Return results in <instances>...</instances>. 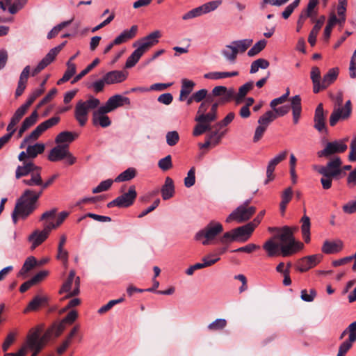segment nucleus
<instances>
[{
  "label": "nucleus",
  "instance_id": "nucleus-13",
  "mask_svg": "<svg viewBox=\"0 0 356 356\" xmlns=\"http://www.w3.org/2000/svg\"><path fill=\"white\" fill-rule=\"evenodd\" d=\"M44 327L43 324H40L31 328L26 336V341L23 346L46 345L48 342V339L44 338V334L40 336Z\"/></svg>",
  "mask_w": 356,
  "mask_h": 356
},
{
  "label": "nucleus",
  "instance_id": "nucleus-18",
  "mask_svg": "<svg viewBox=\"0 0 356 356\" xmlns=\"http://www.w3.org/2000/svg\"><path fill=\"white\" fill-rule=\"evenodd\" d=\"M348 339L340 345L337 356H346L353 343L356 341V323H352L348 325Z\"/></svg>",
  "mask_w": 356,
  "mask_h": 356
},
{
  "label": "nucleus",
  "instance_id": "nucleus-24",
  "mask_svg": "<svg viewBox=\"0 0 356 356\" xmlns=\"http://www.w3.org/2000/svg\"><path fill=\"white\" fill-rule=\"evenodd\" d=\"M343 248V243L340 239L334 241H325L321 250L326 254H332L340 252Z\"/></svg>",
  "mask_w": 356,
  "mask_h": 356
},
{
  "label": "nucleus",
  "instance_id": "nucleus-43",
  "mask_svg": "<svg viewBox=\"0 0 356 356\" xmlns=\"http://www.w3.org/2000/svg\"><path fill=\"white\" fill-rule=\"evenodd\" d=\"M275 239L280 241V244L286 243L292 241H295L293 238V231L289 227L284 226L281 230L280 233L274 237Z\"/></svg>",
  "mask_w": 356,
  "mask_h": 356
},
{
  "label": "nucleus",
  "instance_id": "nucleus-2",
  "mask_svg": "<svg viewBox=\"0 0 356 356\" xmlns=\"http://www.w3.org/2000/svg\"><path fill=\"white\" fill-rule=\"evenodd\" d=\"M218 106L219 102H215L213 97L211 95H208L207 99L201 103L195 118L197 124L193 131L194 136H200L211 129V123L218 118L217 109Z\"/></svg>",
  "mask_w": 356,
  "mask_h": 356
},
{
  "label": "nucleus",
  "instance_id": "nucleus-19",
  "mask_svg": "<svg viewBox=\"0 0 356 356\" xmlns=\"http://www.w3.org/2000/svg\"><path fill=\"white\" fill-rule=\"evenodd\" d=\"M129 104L130 99L128 97L121 95H115L111 97L102 106L106 108V111L111 112L118 107Z\"/></svg>",
  "mask_w": 356,
  "mask_h": 356
},
{
  "label": "nucleus",
  "instance_id": "nucleus-21",
  "mask_svg": "<svg viewBox=\"0 0 356 356\" xmlns=\"http://www.w3.org/2000/svg\"><path fill=\"white\" fill-rule=\"evenodd\" d=\"M210 95L213 98L214 97H220V100L217 102H219V104L220 103L224 104L232 99L234 89L230 88L228 90L225 86H216L212 90V95Z\"/></svg>",
  "mask_w": 356,
  "mask_h": 356
},
{
  "label": "nucleus",
  "instance_id": "nucleus-64",
  "mask_svg": "<svg viewBox=\"0 0 356 356\" xmlns=\"http://www.w3.org/2000/svg\"><path fill=\"white\" fill-rule=\"evenodd\" d=\"M159 167L163 171H167L172 167V157L170 155H168L165 157L160 159L158 163Z\"/></svg>",
  "mask_w": 356,
  "mask_h": 356
},
{
  "label": "nucleus",
  "instance_id": "nucleus-56",
  "mask_svg": "<svg viewBox=\"0 0 356 356\" xmlns=\"http://www.w3.org/2000/svg\"><path fill=\"white\" fill-rule=\"evenodd\" d=\"M37 265L36 259L33 257H29L23 264L22 268L19 270L18 275H23L32 270Z\"/></svg>",
  "mask_w": 356,
  "mask_h": 356
},
{
  "label": "nucleus",
  "instance_id": "nucleus-31",
  "mask_svg": "<svg viewBox=\"0 0 356 356\" xmlns=\"http://www.w3.org/2000/svg\"><path fill=\"white\" fill-rule=\"evenodd\" d=\"M138 32V26L133 25L130 29L124 30L118 36L114 39V43L121 44L135 38Z\"/></svg>",
  "mask_w": 356,
  "mask_h": 356
},
{
  "label": "nucleus",
  "instance_id": "nucleus-49",
  "mask_svg": "<svg viewBox=\"0 0 356 356\" xmlns=\"http://www.w3.org/2000/svg\"><path fill=\"white\" fill-rule=\"evenodd\" d=\"M214 130L211 131L207 136V138L210 140L213 143V147L218 145L222 137L225 136L226 131H220L221 128H213Z\"/></svg>",
  "mask_w": 356,
  "mask_h": 356
},
{
  "label": "nucleus",
  "instance_id": "nucleus-6",
  "mask_svg": "<svg viewBox=\"0 0 356 356\" xmlns=\"http://www.w3.org/2000/svg\"><path fill=\"white\" fill-rule=\"evenodd\" d=\"M99 104L100 101L92 96L86 101L80 100L76 103L74 118L81 127L85 126L88 122L89 111L97 108Z\"/></svg>",
  "mask_w": 356,
  "mask_h": 356
},
{
  "label": "nucleus",
  "instance_id": "nucleus-54",
  "mask_svg": "<svg viewBox=\"0 0 356 356\" xmlns=\"http://www.w3.org/2000/svg\"><path fill=\"white\" fill-rule=\"evenodd\" d=\"M252 39H244L233 41L232 44L238 49V53H243L252 45Z\"/></svg>",
  "mask_w": 356,
  "mask_h": 356
},
{
  "label": "nucleus",
  "instance_id": "nucleus-36",
  "mask_svg": "<svg viewBox=\"0 0 356 356\" xmlns=\"http://www.w3.org/2000/svg\"><path fill=\"white\" fill-rule=\"evenodd\" d=\"M65 325H64L60 321L55 323L46 330L44 332V338L48 339L49 341L53 337H58L65 330Z\"/></svg>",
  "mask_w": 356,
  "mask_h": 356
},
{
  "label": "nucleus",
  "instance_id": "nucleus-42",
  "mask_svg": "<svg viewBox=\"0 0 356 356\" xmlns=\"http://www.w3.org/2000/svg\"><path fill=\"white\" fill-rule=\"evenodd\" d=\"M300 222L302 223L301 225V231L302 234V238L306 243H308L310 242V227H311V222L310 218L306 215H304Z\"/></svg>",
  "mask_w": 356,
  "mask_h": 356
},
{
  "label": "nucleus",
  "instance_id": "nucleus-52",
  "mask_svg": "<svg viewBox=\"0 0 356 356\" xmlns=\"http://www.w3.org/2000/svg\"><path fill=\"white\" fill-rule=\"evenodd\" d=\"M276 119V115L273 111H268L262 115L258 120L260 126L267 129L268 125Z\"/></svg>",
  "mask_w": 356,
  "mask_h": 356
},
{
  "label": "nucleus",
  "instance_id": "nucleus-50",
  "mask_svg": "<svg viewBox=\"0 0 356 356\" xmlns=\"http://www.w3.org/2000/svg\"><path fill=\"white\" fill-rule=\"evenodd\" d=\"M222 54L232 63H234L238 54V49L234 47L231 44L227 45L225 48L222 51Z\"/></svg>",
  "mask_w": 356,
  "mask_h": 356
},
{
  "label": "nucleus",
  "instance_id": "nucleus-12",
  "mask_svg": "<svg viewBox=\"0 0 356 356\" xmlns=\"http://www.w3.org/2000/svg\"><path fill=\"white\" fill-rule=\"evenodd\" d=\"M347 140L348 138H345L327 143L323 149L318 152V156L328 158L332 154L344 152L348 148Z\"/></svg>",
  "mask_w": 356,
  "mask_h": 356
},
{
  "label": "nucleus",
  "instance_id": "nucleus-11",
  "mask_svg": "<svg viewBox=\"0 0 356 356\" xmlns=\"http://www.w3.org/2000/svg\"><path fill=\"white\" fill-rule=\"evenodd\" d=\"M255 212V207H246L245 205H240L228 216L226 222H230L234 220L237 222H243L250 219Z\"/></svg>",
  "mask_w": 356,
  "mask_h": 356
},
{
  "label": "nucleus",
  "instance_id": "nucleus-62",
  "mask_svg": "<svg viewBox=\"0 0 356 356\" xmlns=\"http://www.w3.org/2000/svg\"><path fill=\"white\" fill-rule=\"evenodd\" d=\"M202 14H204V10H203L202 6H199L197 8H195L188 13H185L182 16V19L184 20H187L189 19H192L198 16L202 15Z\"/></svg>",
  "mask_w": 356,
  "mask_h": 356
},
{
  "label": "nucleus",
  "instance_id": "nucleus-46",
  "mask_svg": "<svg viewBox=\"0 0 356 356\" xmlns=\"http://www.w3.org/2000/svg\"><path fill=\"white\" fill-rule=\"evenodd\" d=\"M137 175V171L134 168H129L126 170L121 172L115 179V182H123L130 181Z\"/></svg>",
  "mask_w": 356,
  "mask_h": 356
},
{
  "label": "nucleus",
  "instance_id": "nucleus-7",
  "mask_svg": "<svg viewBox=\"0 0 356 356\" xmlns=\"http://www.w3.org/2000/svg\"><path fill=\"white\" fill-rule=\"evenodd\" d=\"M223 231L221 223L216 221H211L203 229L199 231L195 235L197 241H201L204 245H207L216 238V237Z\"/></svg>",
  "mask_w": 356,
  "mask_h": 356
},
{
  "label": "nucleus",
  "instance_id": "nucleus-38",
  "mask_svg": "<svg viewBox=\"0 0 356 356\" xmlns=\"http://www.w3.org/2000/svg\"><path fill=\"white\" fill-rule=\"evenodd\" d=\"M38 118V113L36 110L33 111L31 114L26 118L23 121L18 132V136L21 137L22 134L36 122Z\"/></svg>",
  "mask_w": 356,
  "mask_h": 356
},
{
  "label": "nucleus",
  "instance_id": "nucleus-63",
  "mask_svg": "<svg viewBox=\"0 0 356 356\" xmlns=\"http://www.w3.org/2000/svg\"><path fill=\"white\" fill-rule=\"evenodd\" d=\"M195 168L192 167L188 172L187 176L184 179V185L187 188L193 186L195 183Z\"/></svg>",
  "mask_w": 356,
  "mask_h": 356
},
{
  "label": "nucleus",
  "instance_id": "nucleus-15",
  "mask_svg": "<svg viewBox=\"0 0 356 356\" xmlns=\"http://www.w3.org/2000/svg\"><path fill=\"white\" fill-rule=\"evenodd\" d=\"M66 42H63L60 45L51 49L47 54L40 60L38 65L33 70L31 76H35L39 74L42 70L50 65L56 58V56L65 45Z\"/></svg>",
  "mask_w": 356,
  "mask_h": 356
},
{
  "label": "nucleus",
  "instance_id": "nucleus-47",
  "mask_svg": "<svg viewBox=\"0 0 356 356\" xmlns=\"http://www.w3.org/2000/svg\"><path fill=\"white\" fill-rule=\"evenodd\" d=\"M78 135L75 133H72L70 131H63L57 135L55 139V142L57 144H62L65 143H71L72 142Z\"/></svg>",
  "mask_w": 356,
  "mask_h": 356
},
{
  "label": "nucleus",
  "instance_id": "nucleus-23",
  "mask_svg": "<svg viewBox=\"0 0 356 356\" xmlns=\"http://www.w3.org/2000/svg\"><path fill=\"white\" fill-rule=\"evenodd\" d=\"M254 229L255 227L250 222H248L245 225L235 228L234 236H236L237 241L245 242L250 238Z\"/></svg>",
  "mask_w": 356,
  "mask_h": 356
},
{
  "label": "nucleus",
  "instance_id": "nucleus-51",
  "mask_svg": "<svg viewBox=\"0 0 356 356\" xmlns=\"http://www.w3.org/2000/svg\"><path fill=\"white\" fill-rule=\"evenodd\" d=\"M27 152L29 159H35L38 154H42L45 149V145L43 143H35L33 145H28Z\"/></svg>",
  "mask_w": 356,
  "mask_h": 356
},
{
  "label": "nucleus",
  "instance_id": "nucleus-41",
  "mask_svg": "<svg viewBox=\"0 0 356 356\" xmlns=\"http://www.w3.org/2000/svg\"><path fill=\"white\" fill-rule=\"evenodd\" d=\"M195 83L193 81L184 79L181 81V88L180 91L179 100L184 101L192 92Z\"/></svg>",
  "mask_w": 356,
  "mask_h": 356
},
{
  "label": "nucleus",
  "instance_id": "nucleus-45",
  "mask_svg": "<svg viewBox=\"0 0 356 356\" xmlns=\"http://www.w3.org/2000/svg\"><path fill=\"white\" fill-rule=\"evenodd\" d=\"M238 71L234 72H209L207 73L204 75L205 79H225L227 77L236 76L238 75Z\"/></svg>",
  "mask_w": 356,
  "mask_h": 356
},
{
  "label": "nucleus",
  "instance_id": "nucleus-4",
  "mask_svg": "<svg viewBox=\"0 0 356 356\" xmlns=\"http://www.w3.org/2000/svg\"><path fill=\"white\" fill-rule=\"evenodd\" d=\"M342 162L339 157L336 156L328 161L326 165H314V170L321 174L323 177L321 179L322 187L328 190L332 187L333 179H338L342 173Z\"/></svg>",
  "mask_w": 356,
  "mask_h": 356
},
{
  "label": "nucleus",
  "instance_id": "nucleus-8",
  "mask_svg": "<svg viewBox=\"0 0 356 356\" xmlns=\"http://www.w3.org/2000/svg\"><path fill=\"white\" fill-rule=\"evenodd\" d=\"M60 118L59 116H54L40 123L33 131L30 133V134L26 136L23 139L20 145V147L23 148L27 143L36 140L43 132L51 128L52 127L56 126L60 122Z\"/></svg>",
  "mask_w": 356,
  "mask_h": 356
},
{
  "label": "nucleus",
  "instance_id": "nucleus-35",
  "mask_svg": "<svg viewBox=\"0 0 356 356\" xmlns=\"http://www.w3.org/2000/svg\"><path fill=\"white\" fill-rule=\"evenodd\" d=\"M310 78L313 83L314 92L318 93L322 90V81H321V71L318 67L314 66L312 67Z\"/></svg>",
  "mask_w": 356,
  "mask_h": 356
},
{
  "label": "nucleus",
  "instance_id": "nucleus-22",
  "mask_svg": "<svg viewBox=\"0 0 356 356\" xmlns=\"http://www.w3.org/2000/svg\"><path fill=\"white\" fill-rule=\"evenodd\" d=\"M110 111H106V108L103 106L98 108L97 111L93 113L92 122L95 125H99L102 127H107L111 124L110 118L106 115V113Z\"/></svg>",
  "mask_w": 356,
  "mask_h": 356
},
{
  "label": "nucleus",
  "instance_id": "nucleus-34",
  "mask_svg": "<svg viewBox=\"0 0 356 356\" xmlns=\"http://www.w3.org/2000/svg\"><path fill=\"white\" fill-rule=\"evenodd\" d=\"M293 121L295 124H298L301 115L302 106H301V98L300 95H296L291 99Z\"/></svg>",
  "mask_w": 356,
  "mask_h": 356
},
{
  "label": "nucleus",
  "instance_id": "nucleus-55",
  "mask_svg": "<svg viewBox=\"0 0 356 356\" xmlns=\"http://www.w3.org/2000/svg\"><path fill=\"white\" fill-rule=\"evenodd\" d=\"M100 60L98 58L94 59V60L88 65L83 70H82L79 74H77L72 81V83L74 84L76 82L79 81L84 76H86L88 73H89L94 67H95L99 63Z\"/></svg>",
  "mask_w": 356,
  "mask_h": 356
},
{
  "label": "nucleus",
  "instance_id": "nucleus-61",
  "mask_svg": "<svg viewBox=\"0 0 356 356\" xmlns=\"http://www.w3.org/2000/svg\"><path fill=\"white\" fill-rule=\"evenodd\" d=\"M288 154L287 150L282 151L277 154L274 158L270 160L268 165L271 166L272 168H275L276 165H278L280 162L285 160Z\"/></svg>",
  "mask_w": 356,
  "mask_h": 356
},
{
  "label": "nucleus",
  "instance_id": "nucleus-48",
  "mask_svg": "<svg viewBox=\"0 0 356 356\" xmlns=\"http://www.w3.org/2000/svg\"><path fill=\"white\" fill-rule=\"evenodd\" d=\"M67 68L66 71L65 72L63 77L58 81V82H57L58 85H60V84L69 81L72 77V76L76 73V65L74 63L67 61Z\"/></svg>",
  "mask_w": 356,
  "mask_h": 356
},
{
  "label": "nucleus",
  "instance_id": "nucleus-5",
  "mask_svg": "<svg viewBox=\"0 0 356 356\" xmlns=\"http://www.w3.org/2000/svg\"><path fill=\"white\" fill-rule=\"evenodd\" d=\"M343 95L338 93L334 99V107L329 119L330 126L334 127L340 120L348 119L352 113V104L350 100H348L343 107H341L343 103Z\"/></svg>",
  "mask_w": 356,
  "mask_h": 356
},
{
  "label": "nucleus",
  "instance_id": "nucleus-58",
  "mask_svg": "<svg viewBox=\"0 0 356 356\" xmlns=\"http://www.w3.org/2000/svg\"><path fill=\"white\" fill-rule=\"evenodd\" d=\"M266 43H267V42L265 40H261L258 41L248 51V55L250 57L257 55L265 48Z\"/></svg>",
  "mask_w": 356,
  "mask_h": 356
},
{
  "label": "nucleus",
  "instance_id": "nucleus-33",
  "mask_svg": "<svg viewBox=\"0 0 356 356\" xmlns=\"http://www.w3.org/2000/svg\"><path fill=\"white\" fill-rule=\"evenodd\" d=\"M275 238L266 241L264 245L263 248L266 252L269 257H273L280 255V246L281 244L275 241Z\"/></svg>",
  "mask_w": 356,
  "mask_h": 356
},
{
  "label": "nucleus",
  "instance_id": "nucleus-16",
  "mask_svg": "<svg viewBox=\"0 0 356 356\" xmlns=\"http://www.w3.org/2000/svg\"><path fill=\"white\" fill-rule=\"evenodd\" d=\"M322 258L323 256L321 254L304 257L298 260L296 269L300 273L306 272L320 263Z\"/></svg>",
  "mask_w": 356,
  "mask_h": 356
},
{
  "label": "nucleus",
  "instance_id": "nucleus-28",
  "mask_svg": "<svg viewBox=\"0 0 356 356\" xmlns=\"http://www.w3.org/2000/svg\"><path fill=\"white\" fill-rule=\"evenodd\" d=\"M48 299L46 296H36L29 303L27 307L24 310V313L30 312H35L42 307L47 305Z\"/></svg>",
  "mask_w": 356,
  "mask_h": 356
},
{
  "label": "nucleus",
  "instance_id": "nucleus-39",
  "mask_svg": "<svg viewBox=\"0 0 356 356\" xmlns=\"http://www.w3.org/2000/svg\"><path fill=\"white\" fill-rule=\"evenodd\" d=\"M175 193V186L173 180L167 177L165 184L161 188V195L163 200H166L171 198Z\"/></svg>",
  "mask_w": 356,
  "mask_h": 356
},
{
  "label": "nucleus",
  "instance_id": "nucleus-59",
  "mask_svg": "<svg viewBox=\"0 0 356 356\" xmlns=\"http://www.w3.org/2000/svg\"><path fill=\"white\" fill-rule=\"evenodd\" d=\"M143 54L136 49L127 58L125 67L131 68L134 67L139 60Z\"/></svg>",
  "mask_w": 356,
  "mask_h": 356
},
{
  "label": "nucleus",
  "instance_id": "nucleus-44",
  "mask_svg": "<svg viewBox=\"0 0 356 356\" xmlns=\"http://www.w3.org/2000/svg\"><path fill=\"white\" fill-rule=\"evenodd\" d=\"M293 197V190L291 187L286 188L282 193V200L280 204V209L282 214L285 213L286 206L290 202Z\"/></svg>",
  "mask_w": 356,
  "mask_h": 356
},
{
  "label": "nucleus",
  "instance_id": "nucleus-1",
  "mask_svg": "<svg viewBox=\"0 0 356 356\" xmlns=\"http://www.w3.org/2000/svg\"><path fill=\"white\" fill-rule=\"evenodd\" d=\"M42 168L35 165L34 163H27L23 166H17L15 170V178L22 179V183L28 186H35L41 193L51 186L54 181L58 177V174L53 175L46 181H43L42 176Z\"/></svg>",
  "mask_w": 356,
  "mask_h": 356
},
{
  "label": "nucleus",
  "instance_id": "nucleus-20",
  "mask_svg": "<svg viewBox=\"0 0 356 356\" xmlns=\"http://www.w3.org/2000/svg\"><path fill=\"white\" fill-rule=\"evenodd\" d=\"M325 115L324 114L323 104H319L316 110L314 117V127L319 132H327L325 126Z\"/></svg>",
  "mask_w": 356,
  "mask_h": 356
},
{
  "label": "nucleus",
  "instance_id": "nucleus-29",
  "mask_svg": "<svg viewBox=\"0 0 356 356\" xmlns=\"http://www.w3.org/2000/svg\"><path fill=\"white\" fill-rule=\"evenodd\" d=\"M211 256L207 255L202 258L203 263H196L195 264L191 266L186 271L188 275H192L195 270L201 269L202 268L211 266L218 261L219 258L216 256V258L210 259Z\"/></svg>",
  "mask_w": 356,
  "mask_h": 356
},
{
  "label": "nucleus",
  "instance_id": "nucleus-27",
  "mask_svg": "<svg viewBox=\"0 0 356 356\" xmlns=\"http://www.w3.org/2000/svg\"><path fill=\"white\" fill-rule=\"evenodd\" d=\"M30 72L31 67L29 65H26L21 72L15 90V97L17 98L21 96L25 90Z\"/></svg>",
  "mask_w": 356,
  "mask_h": 356
},
{
  "label": "nucleus",
  "instance_id": "nucleus-9",
  "mask_svg": "<svg viewBox=\"0 0 356 356\" xmlns=\"http://www.w3.org/2000/svg\"><path fill=\"white\" fill-rule=\"evenodd\" d=\"M75 275V270H71L67 279L59 290L60 294L67 293L63 298V300L76 296L80 293V277L79 276L76 277Z\"/></svg>",
  "mask_w": 356,
  "mask_h": 356
},
{
  "label": "nucleus",
  "instance_id": "nucleus-10",
  "mask_svg": "<svg viewBox=\"0 0 356 356\" xmlns=\"http://www.w3.org/2000/svg\"><path fill=\"white\" fill-rule=\"evenodd\" d=\"M137 197L136 186L131 185L129 187L128 191L118 196L113 201L108 203V208L118 207L120 208H127L131 206Z\"/></svg>",
  "mask_w": 356,
  "mask_h": 356
},
{
  "label": "nucleus",
  "instance_id": "nucleus-3",
  "mask_svg": "<svg viewBox=\"0 0 356 356\" xmlns=\"http://www.w3.org/2000/svg\"><path fill=\"white\" fill-rule=\"evenodd\" d=\"M42 195L41 191L37 188L24 190L18 199L13 213L14 222H17V216L24 219L32 213L38 208V202Z\"/></svg>",
  "mask_w": 356,
  "mask_h": 356
},
{
  "label": "nucleus",
  "instance_id": "nucleus-60",
  "mask_svg": "<svg viewBox=\"0 0 356 356\" xmlns=\"http://www.w3.org/2000/svg\"><path fill=\"white\" fill-rule=\"evenodd\" d=\"M161 37V31L159 30H156V31L152 32L147 36L144 37L143 39L145 41L147 42L149 44V45L153 47L154 45L156 44L159 42V39Z\"/></svg>",
  "mask_w": 356,
  "mask_h": 356
},
{
  "label": "nucleus",
  "instance_id": "nucleus-26",
  "mask_svg": "<svg viewBox=\"0 0 356 356\" xmlns=\"http://www.w3.org/2000/svg\"><path fill=\"white\" fill-rule=\"evenodd\" d=\"M67 145H58L51 149L48 159L51 162H56L65 159L67 153Z\"/></svg>",
  "mask_w": 356,
  "mask_h": 356
},
{
  "label": "nucleus",
  "instance_id": "nucleus-32",
  "mask_svg": "<svg viewBox=\"0 0 356 356\" xmlns=\"http://www.w3.org/2000/svg\"><path fill=\"white\" fill-rule=\"evenodd\" d=\"M254 87V83L252 81H249L241 86L238 88V91L237 93L234 92L233 99L234 100L236 104H241L243 100L246 95L252 90Z\"/></svg>",
  "mask_w": 356,
  "mask_h": 356
},
{
  "label": "nucleus",
  "instance_id": "nucleus-17",
  "mask_svg": "<svg viewBox=\"0 0 356 356\" xmlns=\"http://www.w3.org/2000/svg\"><path fill=\"white\" fill-rule=\"evenodd\" d=\"M56 209H52L49 211L44 212L41 218V220H44L45 223H49L54 226V229L60 226L65 219L67 217L69 213L66 211H63L59 213L58 216L56 217Z\"/></svg>",
  "mask_w": 356,
  "mask_h": 356
},
{
  "label": "nucleus",
  "instance_id": "nucleus-40",
  "mask_svg": "<svg viewBox=\"0 0 356 356\" xmlns=\"http://www.w3.org/2000/svg\"><path fill=\"white\" fill-rule=\"evenodd\" d=\"M339 75V68L334 67L328 70L322 79V90H325L334 82Z\"/></svg>",
  "mask_w": 356,
  "mask_h": 356
},
{
  "label": "nucleus",
  "instance_id": "nucleus-53",
  "mask_svg": "<svg viewBox=\"0 0 356 356\" xmlns=\"http://www.w3.org/2000/svg\"><path fill=\"white\" fill-rule=\"evenodd\" d=\"M270 65V63L264 58H259L253 61L250 66V74H254L259 69H267Z\"/></svg>",
  "mask_w": 356,
  "mask_h": 356
},
{
  "label": "nucleus",
  "instance_id": "nucleus-30",
  "mask_svg": "<svg viewBox=\"0 0 356 356\" xmlns=\"http://www.w3.org/2000/svg\"><path fill=\"white\" fill-rule=\"evenodd\" d=\"M104 79L108 85L121 83L127 79V74L123 71L113 70L106 73Z\"/></svg>",
  "mask_w": 356,
  "mask_h": 356
},
{
  "label": "nucleus",
  "instance_id": "nucleus-57",
  "mask_svg": "<svg viewBox=\"0 0 356 356\" xmlns=\"http://www.w3.org/2000/svg\"><path fill=\"white\" fill-rule=\"evenodd\" d=\"M29 107L30 106H29L26 103H24L21 106H19L16 110L13 116L11 118V120H13V123H18L22 118V117L25 115Z\"/></svg>",
  "mask_w": 356,
  "mask_h": 356
},
{
  "label": "nucleus",
  "instance_id": "nucleus-14",
  "mask_svg": "<svg viewBox=\"0 0 356 356\" xmlns=\"http://www.w3.org/2000/svg\"><path fill=\"white\" fill-rule=\"evenodd\" d=\"M54 229V226L49 223L44 222V229L42 230L36 229L32 232L28 237V241L31 243V249L33 250L41 245L47 238Z\"/></svg>",
  "mask_w": 356,
  "mask_h": 356
},
{
  "label": "nucleus",
  "instance_id": "nucleus-37",
  "mask_svg": "<svg viewBox=\"0 0 356 356\" xmlns=\"http://www.w3.org/2000/svg\"><path fill=\"white\" fill-rule=\"evenodd\" d=\"M325 20V16L322 15L321 16L316 22L315 25L312 28V31L309 33V37H308V42L311 44V46H314L316 41V37L318 35V33L319 31L321 30L322 26L324 24V22Z\"/></svg>",
  "mask_w": 356,
  "mask_h": 356
},
{
  "label": "nucleus",
  "instance_id": "nucleus-25",
  "mask_svg": "<svg viewBox=\"0 0 356 356\" xmlns=\"http://www.w3.org/2000/svg\"><path fill=\"white\" fill-rule=\"evenodd\" d=\"M303 248V243L301 242L292 241L286 243H282L280 246V255L288 257L296 253Z\"/></svg>",
  "mask_w": 356,
  "mask_h": 356
}]
</instances>
